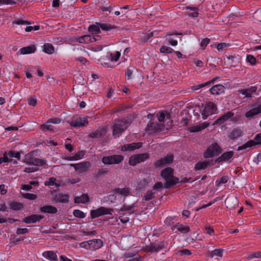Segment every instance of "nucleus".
<instances>
[{"label": "nucleus", "mask_w": 261, "mask_h": 261, "mask_svg": "<svg viewBox=\"0 0 261 261\" xmlns=\"http://www.w3.org/2000/svg\"><path fill=\"white\" fill-rule=\"evenodd\" d=\"M167 243L165 241L159 242L156 244H151L147 247L148 251L158 252L167 246Z\"/></svg>", "instance_id": "nucleus-13"}, {"label": "nucleus", "mask_w": 261, "mask_h": 261, "mask_svg": "<svg viewBox=\"0 0 261 261\" xmlns=\"http://www.w3.org/2000/svg\"><path fill=\"white\" fill-rule=\"evenodd\" d=\"M55 200L62 203H67L68 201V196L67 195L59 194L56 195Z\"/></svg>", "instance_id": "nucleus-36"}, {"label": "nucleus", "mask_w": 261, "mask_h": 261, "mask_svg": "<svg viewBox=\"0 0 261 261\" xmlns=\"http://www.w3.org/2000/svg\"><path fill=\"white\" fill-rule=\"evenodd\" d=\"M91 163L90 162L86 161L82 162L77 164H71L70 166L73 167L75 170L79 174L84 173L88 170V169L91 167Z\"/></svg>", "instance_id": "nucleus-11"}, {"label": "nucleus", "mask_w": 261, "mask_h": 261, "mask_svg": "<svg viewBox=\"0 0 261 261\" xmlns=\"http://www.w3.org/2000/svg\"><path fill=\"white\" fill-rule=\"evenodd\" d=\"M23 161L28 164L36 166H43L45 164V161L44 160L39 159L34 156L32 152L27 154L23 158Z\"/></svg>", "instance_id": "nucleus-5"}, {"label": "nucleus", "mask_w": 261, "mask_h": 261, "mask_svg": "<svg viewBox=\"0 0 261 261\" xmlns=\"http://www.w3.org/2000/svg\"><path fill=\"white\" fill-rule=\"evenodd\" d=\"M113 209L101 206L97 210L91 211L90 214L92 218H95L102 215L112 214Z\"/></svg>", "instance_id": "nucleus-10"}, {"label": "nucleus", "mask_w": 261, "mask_h": 261, "mask_svg": "<svg viewBox=\"0 0 261 261\" xmlns=\"http://www.w3.org/2000/svg\"><path fill=\"white\" fill-rule=\"evenodd\" d=\"M43 51L48 54H52L54 53V47L50 43H45L43 45Z\"/></svg>", "instance_id": "nucleus-38"}, {"label": "nucleus", "mask_w": 261, "mask_h": 261, "mask_svg": "<svg viewBox=\"0 0 261 261\" xmlns=\"http://www.w3.org/2000/svg\"><path fill=\"white\" fill-rule=\"evenodd\" d=\"M209 125V123L207 122H204L200 124L195 125L194 126L189 127L188 130L190 132L194 133L199 132L205 128Z\"/></svg>", "instance_id": "nucleus-26"}, {"label": "nucleus", "mask_w": 261, "mask_h": 261, "mask_svg": "<svg viewBox=\"0 0 261 261\" xmlns=\"http://www.w3.org/2000/svg\"><path fill=\"white\" fill-rule=\"evenodd\" d=\"M23 197L30 200H35L37 198V196L35 194L31 193H25L23 195Z\"/></svg>", "instance_id": "nucleus-55"}, {"label": "nucleus", "mask_w": 261, "mask_h": 261, "mask_svg": "<svg viewBox=\"0 0 261 261\" xmlns=\"http://www.w3.org/2000/svg\"><path fill=\"white\" fill-rule=\"evenodd\" d=\"M85 155V152L84 151H80L77 152L74 155L75 160H78L82 159Z\"/></svg>", "instance_id": "nucleus-62"}, {"label": "nucleus", "mask_w": 261, "mask_h": 261, "mask_svg": "<svg viewBox=\"0 0 261 261\" xmlns=\"http://www.w3.org/2000/svg\"><path fill=\"white\" fill-rule=\"evenodd\" d=\"M40 128L42 130H49L53 132L54 127L53 125L51 124V123L49 122V121H48L46 122V123L41 125Z\"/></svg>", "instance_id": "nucleus-40"}, {"label": "nucleus", "mask_w": 261, "mask_h": 261, "mask_svg": "<svg viewBox=\"0 0 261 261\" xmlns=\"http://www.w3.org/2000/svg\"><path fill=\"white\" fill-rule=\"evenodd\" d=\"M29 232V230L28 228H18L16 230V233L17 234H25Z\"/></svg>", "instance_id": "nucleus-61"}, {"label": "nucleus", "mask_w": 261, "mask_h": 261, "mask_svg": "<svg viewBox=\"0 0 261 261\" xmlns=\"http://www.w3.org/2000/svg\"><path fill=\"white\" fill-rule=\"evenodd\" d=\"M16 3L13 0H0V4L2 5H14Z\"/></svg>", "instance_id": "nucleus-58"}, {"label": "nucleus", "mask_w": 261, "mask_h": 261, "mask_svg": "<svg viewBox=\"0 0 261 261\" xmlns=\"http://www.w3.org/2000/svg\"><path fill=\"white\" fill-rule=\"evenodd\" d=\"M208 255L212 258L215 256L222 257L223 255V249L220 248L215 249L212 251L208 252Z\"/></svg>", "instance_id": "nucleus-37"}, {"label": "nucleus", "mask_w": 261, "mask_h": 261, "mask_svg": "<svg viewBox=\"0 0 261 261\" xmlns=\"http://www.w3.org/2000/svg\"><path fill=\"white\" fill-rule=\"evenodd\" d=\"M233 154L232 151L224 152L220 156L217 158L214 162L215 163L228 161L233 156Z\"/></svg>", "instance_id": "nucleus-21"}, {"label": "nucleus", "mask_w": 261, "mask_h": 261, "mask_svg": "<svg viewBox=\"0 0 261 261\" xmlns=\"http://www.w3.org/2000/svg\"><path fill=\"white\" fill-rule=\"evenodd\" d=\"M173 160V156L172 155L169 154L166 157L161 158L158 160L155 161L153 163V166L155 167H160L163 166L166 164H168L172 162Z\"/></svg>", "instance_id": "nucleus-15"}, {"label": "nucleus", "mask_w": 261, "mask_h": 261, "mask_svg": "<svg viewBox=\"0 0 261 261\" xmlns=\"http://www.w3.org/2000/svg\"><path fill=\"white\" fill-rule=\"evenodd\" d=\"M162 127V125L159 124L156 122L149 121L146 127V130L149 132V134H152L160 131Z\"/></svg>", "instance_id": "nucleus-17"}, {"label": "nucleus", "mask_w": 261, "mask_h": 261, "mask_svg": "<svg viewBox=\"0 0 261 261\" xmlns=\"http://www.w3.org/2000/svg\"><path fill=\"white\" fill-rule=\"evenodd\" d=\"M113 193L116 198H122L124 201L126 197L131 195V189L128 187L117 188L114 190Z\"/></svg>", "instance_id": "nucleus-8"}, {"label": "nucleus", "mask_w": 261, "mask_h": 261, "mask_svg": "<svg viewBox=\"0 0 261 261\" xmlns=\"http://www.w3.org/2000/svg\"><path fill=\"white\" fill-rule=\"evenodd\" d=\"M69 122L71 126L77 128L84 126L88 121L86 118L78 117L73 118Z\"/></svg>", "instance_id": "nucleus-14"}, {"label": "nucleus", "mask_w": 261, "mask_h": 261, "mask_svg": "<svg viewBox=\"0 0 261 261\" xmlns=\"http://www.w3.org/2000/svg\"><path fill=\"white\" fill-rule=\"evenodd\" d=\"M173 171L172 168L167 167L161 171V175L166 181L164 185L165 188H169L179 181L178 178L173 176Z\"/></svg>", "instance_id": "nucleus-1"}, {"label": "nucleus", "mask_w": 261, "mask_h": 261, "mask_svg": "<svg viewBox=\"0 0 261 261\" xmlns=\"http://www.w3.org/2000/svg\"><path fill=\"white\" fill-rule=\"evenodd\" d=\"M222 152V149L216 142H213L207 147L203 153V157L208 159L218 155Z\"/></svg>", "instance_id": "nucleus-3"}, {"label": "nucleus", "mask_w": 261, "mask_h": 261, "mask_svg": "<svg viewBox=\"0 0 261 261\" xmlns=\"http://www.w3.org/2000/svg\"><path fill=\"white\" fill-rule=\"evenodd\" d=\"M4 156H5L7 160H8V162H11L13 161L12 158H15L18 160H19L20 159V155L19 152L14 151L10 150L8 152H5L4 153Z\"/></svg>", "instance_id": "nucleus-24"}, {"label": "nucleus", "mask_w": 261, "mask_h": 261, "mask_svg": "<svg viewBox=\"0 0 261 261\" xmlns=\"http://www.w3.org/2000/svg\"><path fill=\"white\" fill-rule=\"evenodd\" d=\"M225 87L221 84L216 85L210 89V92L214 95H220L225 92Z\"/></svg>", "instance_id": "nucleus-23"}, {"label": "nucleus", "mask_w": 261, "mask_h": 261, "mask_svg": "<svg viewBox=\"0 0 261 261\" xmlns=\"http://www.w3.org/2000/svg\"><path fill=\"white\" fill-rule=\"evenodd\" d=\"M36 47L34 45H31L21 48L20 51L21 54H29L35 53Z\"/></svg>", "instance_id": "nucleus-34"}, {"label": "nucleus", "mask_w": 261, "mask_h": 261, "mask_svg": "<svg viewBox=\"0 0 261 261\" xmlns=\"http://www.w3.org/2000/svg\"><path fill=\"white\" fill-rule=\"evenodd\" d=\"M100 28L103 31H110L112 29L117 28V27L108 23L95 22V24L89 27L88 30L92 34H98L100 33Z\"/></svg>", "instance_id": "nucleus-4"}, {"label": "nucleus", "mask_w": 261, "mask_h": 261, "mask_svg": "<svg viewBox=\"0 0 261 261\" xmlns=\"http://www.w3.org/2000/svg\"><path fill=\"white\" fill-rule=\"evenodd\" d=\"M255 257H256V258L261 257V251L250 254L248 256V258L249 259H252Z\"/></svg>", "instance_id": "nucleus-53"}, {"label": "nucleus", "mask_w": 261, "mask_h": 261, "mask_svg": "<svg viewBox=\"0 0 261 261\" xmlns=\"http://www.w3.org/2000/svg\"><path fill=\"white\" fill-rule=\"evenodd\" d=\"M151 180V178L149 177L147 178H144L142 180H140L138 183V185L136 187V189L138 190H141L144 189L148 184L150 182Z\"/></svg>", "instance_id": "nucleus-33"}, {"label": "nucleus", "mask_w": 261, "mask_h": 261, "mask_svg": "<svg viewBox=\"0 0 261 261\" xmlns=\"http://www.w3.org/2000/svg\"><path fill=\"white\" fill-rule=\"evenodd\" d=\"M134 207L133 205H123V206L120 208V212H123L127 211H131Z\"/></svg>", "instance_id": "nucleus-52"}, {"label": "nucleus", "mask_w": 261, "mask_h": 261, "mask_svg": "<svg viewBox=\"0 0 261 261\" xmlns=\"http://www.w3.org/2000/svg\"><path fill=\"white\" fill-rule=\"evenodd\" d=\"M203 112L202 113V118L203 119H206L209 115L216 113L217 108L216 105L213 102L209 101L205 106L202 105Z\"/></svg>", "instance_id": "nucleus-6"}, {"label": "nucleus", "mask_w": 261, "mask_h": 261, "mask_svg": "<svg viewBox=\"0 0 261 261\" xmlns=\"http://www.w3.org/2000/svg\"><path fill=\"white\" fill-rule=\"evenodd\" d=\"M163 188V184L161 182H157L154 184V185L153 187V190L158 191L162 189Z\"/></svg>", "instance_id": "nucleus-63"}, {"label": "nucleus", "mask_w": 261, "mask_h": 261, "mask_svg": "<svg viewBox=\"0 0 261 261\" xmlns=\"http://www.w3.org/2000/svg\"><path fill=\"white\" fill-rule=\"evenodd\" d=\"M149 154L148 153L137 154L131 156L129 159V164L131 166H135L138 163L144 162L149 158Z\"/></svg>", "instance_id": "nucleus-9"}, {"label": "nucleus", "mask_w": 261, "mask_h": 261, "mask_svg": "<svg viewBox=\"0 0 261 261\" xmlns=\"http://www.w3.org/2000/svg\"><path fill=\"white\" fill-rule=\"evenodd\" d=\"M80 246L81 248H85L86 249L90 250V242L89 240L87 241H84L80 244Z\"/></svg>", "instance_id": "nucleus-51"}, {"label": "nucleus", "mask_w": 261, "mask_h": 261, "mask_svg": "<svg viewBox=\"0 0 261 261\" xmlns=\"http://www.w3.org/2000/svg\"><path fill=\"white\" fill-rule=\"evenodd\" d=\"M42 255L50 261H58L57 255L56 253L53 251H45L43 252Z\"/></svg>", "instance_id": "nucleus-29"}, {"label": "nucleus", "mask_w": 261, "mask_h": 261, "mask_svg": "<svg viewBox=\"0 0 261 261\" xmlns=\"http://www.w3.org/2000/svg\"><path fill=\"white\" fill-rule=\"evenodd\" d=\"M40 211L44 213L55 214L57 212V209L51 205H46L41 207Z\"/></svg>", "instance_id": "nucleus-31"}, {"label": "nucleus", "mask_w": 261, "mask_h": 261, "mask_svg": "<svg viewBox=\"0 0 261 261\" xmlns=\"http://www.w3.org/2000/svg\"><path fill=\"white\" fill-rule=\"evenodd\" d=\"M231 201L232 202L234 201L235 202H237V197H232V198H227L225 199V204L227 205H226L227 207H228V204Z\"/></svg>", "instance_id": "nucleus-60"}, {"label": "nucleus", "mask_w": 261, "mask_h": 261, "mask_svg": "<svg viewBox=\"0 0 261 261\" xmlns=\"http://www.w3.org/2000/svg\"><path fill=\"white\" fill-rule=\"evenodd\" d=\"M124 160V156L120 154L105 156L102 158L101 161L105 165L118 164Z\"/></svg>", "instance_id": "nucleus-7"}, {"label": "nucleus", "mask_w": 261, "mask_h": 261, "mask_svg": "<svg viewBox=\"0 0 261 261\" xmlns=\"http://www.w3.org/2000/svg\"><path fill=\"white\" fill-rule=\"evenodd\" d=\"M203 110L202 108V106H198L197 107H196L193 111V114L195 116L199 117L200 115L201 114L202 115V113Z\"/></svg>", "instance_id": "nucleus-44"}, {"label": "nucleus", "mask_w": 261, "mask_h": 261, "mask_svg": "<svg viewBox=\"0 0 261 261\" xmlns=\"http://www.w3.org/2000/svg\"><path fill=\"white\" fill-rule=\"evenodd\" d=\"M13 23L18 24V25H20V24L24 25V24H29L30 23L29 21H26V20L18 19V20H16L14 21L13 22Z\"/></svg>", "instance_id": "nucleus-59"}, {"label": "nucleus", "mask_w": 261, "mask_h": 261, "mask_svg": "<svg viewBox=\"0 0 261 261\" xmlns=\"http://www.w3.org/2000/svg\"><path fill=\"white\" fill-rule=\"evenodd\" d=\"M259 144H261V133L255 136L254 137V140H250L248 141L243 145L239 146L237 150L239 151L245 149L248 147H251Z\"/></svg>", "instance_id": "nucleus-12"}, {"label": "nucleus", "mask_w": 261, "mask_h": 261, "mask_svg": "<svg viewBox=\"0 0 261 261\" xmlns=\"http://www.w3.org/2000/svg\"><path fill=\"white\" fill-rule=\"evenodd\" d=\"M73 214V215L77 218H83L85 217V215L84 212L79 210H74Z\"/></svg>", "instance_id": "nucleus-48"}, {"label": "nucleus", "mask_w": 261, "mask_h": 261, "mask_svg": "<svg viewBox=\"0 0 261 261\" xmlns=\"http://www.w3.org/2000/svg\"><path fill=\"white\" fill-rule=\"evenodd\" d=\"M174 51V50L169 47L163 46L160 48V52L162 53L171 54Z\"/></svg>", "instance_id": "nucleus-45"}, {"label": "nucleus", "mask_w": 261, "mask_h": 261, "mask_svg": "<svg viewBox=\"0 0 261 261\" xmlns=\"http://www.w3.org/2000/svg\"><path fill=\"white\" fill-rule=\"evenodd\" d=\"M10 206L13 210L17 211L23 208V204L20 202H13L10 204Z\"/></svg>", "instance_id": "nucleus-42"}, {"label": "nucleus", "mask_w": 261, "mask_h": 261, "mask_svg": "<svg viewBox=\"0 0 261 261\" xmlns=\"http://www.w3.org/2000/svg\"><path fill=\"white\" fill-rule=\"evenodd\" d=\"M215 162L213 160H207L202 162H198L195 165L196 170H204L210 166L214 165Z\"/></svg>", "instance_id": "nucleus-16"}, {"label": "nucleus", "mask_w": 261, "mask_h": 261, "mask_svg": "<svg viewBox=\"0 0 261 261\" xmlns=\"http://www.w3.org/2000/svg\"><path fill=\"white\" fill-rule=\"evenodd\" d=\"M242 135V132L240 129H233L231 133V136L233 139L237 138Z\"/></svg>", "instance_id": "nucleus-49"}, {"label": "nucleus", "mask_w": 261, "mask_h": 261, "mask_svg": "<svg viewBox=\"0 0 261 261\" xmlns=\"http://www.w3.org/2000/svg\"><path fill=\"white\" fill-rule=\"evenodd\" d=\"M129 125V123L125 119L116 120L113 125V136L119 137Z\"/></svg>", "instance_id": "nucleus-2"}, {"label": "nucleus", "mask_w": 261, "mask_h": 261, "mask_svg": "<svg viewBox=\"0 0 261 261\" xmlns=\"http://www.w3.org/2000/svg\"><path fill=\"white\" fill-rule=\"evenodd\" d=\"M246 60L252 65H255L256 61L255 57L251 55H247Z\"/></svg>", "instance_id": "nucleus-47"}, {"label": "nucleus", "mask_w": 261, "mask_h": 261, "mask_svg": "<svg viewBox=\"0 0 261 261\" xmlns=\"http://www.w3.org/2000/svg\"><path fill=\"white\" fill-rule=\"evenodd\" d=\"M28 104L30 106H35L37 104L36 99L33 97H30L28 99Z\"/></svg>", "instance_id": "nucleus-57"}, {"label": "nucleus", "mask_w": 261, "mask_h": 261, "mask_svg": "<svg viewBox=\"0 0 261 261\" xmlns=\"http://www.w3.org/2000/svg\"><path fill=\"white\" fill-rule=\"evenodd\" d=\"M89 201V198L87 194H83L81 196H76L74 198V201L76 203H86Z\"/></svg>", "instance_id": "nucleus-30"}, {"label": "nucleus", "mask_w": 261, "mask_h": 261, "mask_svg": "<svg viewBox=\"0 0 261 261\" xmlns=\"http://www.w3.org/2000/svg\"><path fill=\"white\" fill-rule=\"evenodd\" d=\"M257 88L255 86L251 87L247 89H243L239 90V92L245 95L246 97H250L252 93L256 92Z\"/></svg>", "instance_id": "nucleus-27"}, {"label": "nucleus", "mask_w": 261, "mask_h": 261, "mask_svg": "<svg viewBox=\"0 0 261 261\" xmlns=\"http://www.w3.org/2000/svg\"><path fill=\"white\" fill-rule=\"evenodd\" d=\"M43 218L44 216L42 215H31L26 217L23 222L27 224L34 223L36 222L40 221Z\"/></svg>", "instance_id": "nucleus-20"}, {"label": "nucleus", "mask_w": 261, "mask_h": 261, "mask_svg": "<svg viewBox=\"0 0 261 261\" xmlns=\"http://www.w3.org/2000/svg\"><path fill=\"white\" fill-rule=\"evenodd\" d=\"M69 140H70L69 138H67L66 140L65 144L64 146L67 150H68L69 152H71L73 150L72 145L69 143H67V141Z\"/></svg>", "instance_id": "nucleus-64"}, {"label": "nucleus", "mask_w": 261, "mask_h": 261, "mask_svg": "<svg viewBox=\"0 0 261 261\" xmlns=\"http://www.w3.org/2000/svg\"><path fill=\"white\" fill-rule=\"evenodd\" d=\"M108 172V171L106 169H100L95 173V176L96 178H100L103 175L107 174Z\"/></svg>", "instance_id": "nucleus-46"}, {"label": "nucleus", "mask_w": 261, "mask_h": 261, "mask_svg": "<svg viewBox=\"0 0 261 261\" xmlns=\"http://www.w3.org/2000/svg\"><path fill=\"white\" fill-rule=\"evenodd\" d=\"M261 113V104L257 107L251 109L245 113V116L248 118H251L254 116Z\"/></svg>", "instance_id": "nucleus-28"}, {"label": "nucleus", "mask_w": 261, "mask_h": 261, "mask_svg": "<svg viewBox=\"0 0 261 261\" xmlns=\"http://www.w3.org/2000/svg\"><path fill=\"white\" fill-rule=\"evenodd\" d=\"M56 178L52 177H50L48 179V180L47 181H46L45 182V185L46 186H55L56 187H58L60 186V184L56 182Z\"/></svg>", "instance_id": "nucleus-41"}, {"label": "nucleus", "mask_w": 261, "mask_h": 261, "mask_svg": "<svg viewBox=\"0 0 261 261\" xmlns=\"http://www.w3.org/2000/svg\"><path fill=\"white\" fill-rule=\"evenodd\" d=\"M234 113L232 111H229L219 117L213 123V125L222 124L228 119L233 117Z\"/></svg>", "instance_id": "nucleus-19"}, {"label": "nucleus", "mask_w": 261, "mask_h": 261, "mask_svg": "<svg viewBox=\"0 0 261 261\" xmlns=\"http://www.w3.org/2000/svg\"><path fill=\"white\" fill-rule=\"evenodd\" d=\"M210 40L208 38L203 39L200 42V46L204 49L206 45L210 43Z\"/></svg>", "instance_id": "nucleus-54"}, {"label": "nucleus", "mask_w": 261, "mask_h": 261, "mask_svg": "<svg viewBox=\"0 0 261 261\" xmlns=\"http://www.w3.org/2000/svg\"><path fill=\"white\" fill-rule=\"evenodd\" d=\"M159 122H164L165 118V115L163 112H159V114H156Z\"/></svg>", "instance_id": "nucleus-56"}, {"label": "nucleus", "mask_w": 261, "mask_h": 261, "mask_svg": "<svg viewBox=\"0 0 261 261\" xmlns=\"http://www.w3.org/2000/svg\"><path fill=\"white\" fill-rule=\"evenodd\" d=\"M120 56V53L119 51H116L114 54H111V61H117Z\"/></svg>", "instance_id": "nucleus-50"}, {"label": "nucleus", "mask_w": 261, "mask_h": 261, "mask_svg": "<svg viewBox=\"0 0 261 261\" xmlns=\"http://www.w3.org/2000/svg\"><path fill=\"white\" fill-rule=\"evenodd\" d=\"M175 228L182 233H186L190 231V227L189 226H185L179 223L176 224L175 226Z\"/></svg>", "instance_id": "nucleus-35"}, {"label": "nucleus", "mask_w": 261, "mask_h": 261, "mask_svg": "<svg viewBox=\"0 0 261 261\" xmlns=\"http://www.w3.org/2000/svg\"><path fill=\"white\" fill-rule=\"evenodd\" d=\"M75 40L77 42L80 43H89L90 42L95 41L96 40V38L95 37L87 35L76 38Z\"/></svg>", "instance_id": "nucleus-22"}, {"label": "nucleus", "mask_w": 261, "mask_h": 261, "mask_svg": "<svg viewBox=\"0 0 261 261\" xmlns=\"http://www.w3.org/2000/svg\"><path fill=\"white\" fill-rule=\"evenodd\" d=\"M228 177L226 176L222 177L221 178L218 179L216 181V186H220L221 184H225L227 182Z\"/></svg>", "instance_id": "nucleus-43"}, {"label": "nucleus", "mask_w": 261, "mask_h": 261, "mask_svg": "<svg viewBox=\"0 0 261 261\" xmlns=\"http://www.w3.org/2000/svg\"><path fill=\"white\" fill-rule=\"evenodd\" d=\"M106 134V130L103 128H99L90 134L89 136L93 138H98Z\"/></svg>", "instance_id": "nucleus-32"}, {"label": "nucleus", "mask_w": 261, "mask_h": 261, "mask_svg": "<svg viewBox=\"0 0 261 261\" xmlns=\"http://www.w3.org/2000/svg\"><path fill=\"white\" fill-rule=\"evenodd\" d=\"M142 146V142L132 143L123 145L121 150L122 151H133L136 149H139Z\"/></svg>", "instance_id": "nucleus-18"}, {"label": "nucleus", "mask_w": 261, "mask_h": 261, "mask_svg": "<svg viewBox=\"0 0 261 261\" xmlns=\"http://www.w3.org/2000/svg\"><path fill=\"white\" fill-rule=\"evenodd\" d=\"M155 192L153 190H148L144 196L143 199L146 201L150 200L155 198Z\"/></svg>", "instance_id": "nucleus-39"}, {"label": "nucleus", "mask_w": 261, "mask_h": 261, "mask_svg": "<svg viewBox=\"0 0 261 261\" xmlns=\"http://www.w3.org/2000/svg\"><path fill=\"white\" fill-rule=\"evenodd\" d=\"M90 250H95L101 248L103 245V242L100 239H93L89 240Z\"/></svg>", "instance_id": "nucleus-25"}]
</instances>
